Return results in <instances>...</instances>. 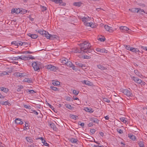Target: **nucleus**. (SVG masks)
Masks as SVG:
<instances>
[{"label":"nucleus","mask_w":147,"mask_h":147,"mask_svg":"<svg viewBox=\"0 0 147 147\" xmlns=\"http://www.w3.org/2000/svg\"><path fill=\"white\" fill-rule=\"evenodd\" d=\"M92 50L90 49V47H82L79 49L76 48V50L74 51V53H90Z\"/></svg>","instance_id":"obj_1"},{"label":"nucleus","mask_w":147,"mask_h":147,"mask_svg":"<svg viewBox=\"0 0 147 147\" xmlns=\"http://www.w3.org/2000/svg\"><path fill=\"white\" fill-rule=\"evenodd\" d=\"M41 63L40 62L34 61L32 63V66L35 71H38L41 67Z\"/></svg>","instance_id":"obj_2"},{"label":"nucleus","mask_w":147,"mask_h":147,"mask_svg":"<svg viewBox=\"0 0 147 147\" xmlns=\"http://www.w3.org/2000/svg\"><path fill=\"white\" fill-rule=\"evenodd\" d=\"M131 78L135 82L138 84H140L141 86H144L146 84L144 81H142L137 77L133 76L131 77Z\"/></svg>","instance_id":"obj_3"},{"label":"nucleus","mask_w":147,"mask_h":147,"mask_svg":"<svg viewBox=\"0 0 147 147\" xmlns=\"http://www.w3.org/2000/svg\"><path fill=\"white\" fill-rule=\"evenodd\" d=\"M119 29L121 30L122 31V32H127L129 34H130L132 32V31L130 29L125 26H120Z\"/></svg>","instance_id":"obj_4"},{"label":"nucleus","mask_w":147,"mask_h":147,"mask_svg":"<svg viewBox=\"0 0 147 147\" xmlns=\"http://www.w3.org/2000/svg\"><path fill=\"white\" fill-rule=\"evenodd\" d=\"M46 38L51 40H54L57 39L58 36L55 35H52L49 34V33L47 34Z\"/></svg>","instance_id":"obj_5"},{"label":"nucleus","mask_w":147,"mask_h":147,"mask_svg":"<svg viewBox=\"0 0 147 147\" xmlns=\"http://www.w3.org/2000/svg\"><path fill=\"white\" fill-rule=\"evenodd\" d=\"M123 94L128 96H131L132 95V92L130 90L124 89L123 90Z\"/></svg>","instance_id":"obj_6"},{"label":"nucleus","mask_w":147,"mask_h":147,"mask_svg":"<svg viewBox=\"0 0 147 147\" xmlns=\"http://www.w3.org/2000/svg\"><path fill=\"white\" fill-rule=\"evenodd\" d=\"M36 31L39 33L40 34L42 35L43 36H44L46 37L47 34L48 33V32L45 30H36Z\"/></svg>","instance_id":"obj_7"},{"label":"nucleus","mask_w":147,"mask_h":147,"mask_svg":"<svg viewBox=\"0 0 147 147\" xmlns=\"http://www.w3.org/2000/svg\"><path fill=\"white\" fill-rule=\"evenodd\" d=\"M52 2H54L56 4L59 3L60 5L62 6H65L66 5V3L63 2L62 0H50Z\"/></svg>","instance_id":"obj_8"},{"label":"nucleus","mask_w":147,"mask_h":147,"mask_svg":"<svg viewBox=\"0 0 147 147\" xmlns=\"http://www.w3.org/2000/svg\"><path fill=\"white\" fill-rule=\"evenodd\" d=\"M47 69H50L51 71H55L57 69V67L53 66L51 65H49L47 66Z\"/></svg>","instance_id":"obj_9"},{"label":"nucleus","mask_w":147,"mask_h":147,"mask_svg":"<svg viewBox=\"0 0 147 147\" xmlns=\"http://www.w3.org/2000/svg\"><path fill=\"white\" fill-rule=\"evenodd\" d=\"M80 19L82 20V21L84 22V23L90 21V18L89 17L87 16L86 17L80 18Z\"/></svg>","instance_id":"obj_10"},{"label":"nucleus","mask_w":147,"mask_h":147,"mask_svg":"<svg viewBox=\"0 0 147 147\" xmlns=\"http://www.w3.org/2000/svg\"><path fill=\"white\" fill-rule=\"evenodd\" d=\"M79 46H84L86 45V46H88L90 45V43L88 41H85L82 42L79 44Z\"/></svg>","instance_id":"obj_11"},{"label":"nucleus","mask_w":147,"mask_h":147,"mask_svg":"<svg viewBox=\"0 0 147 147\" xmlns=\"http://www.w3.org/2000/svg\"><path fill=\"white\" fill-rule=\"evenodd\" d=\"M104 27L106 30L108 31H109L110 32H113V30L112 29V28L110 27L107 25H105Z\"/></svg>","instance_id":"obj_12"},{"label":"nucleus","mask_w":147,"mask_h":147,"mask_svg":"<svg viewBox=\"0 0 147 147\" xmlns=\"http://www.w3.org/2000/svg\"><path fill=\"white\" fill-rule=\"evenodd\" d=\"M75 64L78 67H81L83 69H84V67H86V65L82 64L80 62L78 61L76 62Z\"/></svg>","instance_id":"obj_13"},{"label":"nucleus","mask_w":147,"mask_h":147,"mask_svg":"<svg viewBox=\"0 0 147 147\" xmlns=\"http://www.w3.org/2000/svg\"><path fill=\"white\" fill-rule=\"evenodd\" d=\"M96 51L97 52H99L101 53H107V51L105 49H100V48H97L96 49Z\"/></svg>","instance_id":"obj_14"},{"label":"nucleus","mask_w":147,"mask_h":147,"mask_svg":"<svg viewBox=\"0 0 147 147\" xmlns=\"http://www.w3.org/2000/svg\"><path fill=\"white\" fill-rule=\"evenodd\" d=\"M28 35L30 37L32 38L35 39H36L38 37V35L37 34H31V33H29L28 34Z\"/></svg>","instance_id":"obj_15"},{"label":"nucleus","mask_w":147,"mask_h":147,"mask_svg":"<svg viewBox=\"0 0 147 147\" xmlns=\"http://www.w3.org/2000/svg\"><path fill=\"white\" fill-rule=\"evenodd\" d=\"M129 11L133 12H138L139 11V8H133L131 9H129Z\"/></svg>","instance_id":"obj_16"},{"label":"nucleus","mask_w":147,"mask_h":147,"mask_svg":"<svg viewBox=\"0 0 147 147\" xmlns=\"http://www.w3.org/2000/svg\"><path fill=\"white\" fill-rule=\"evenodd\" d=\"M15 123L21 125L23 124V122L22 121L21 119H20L17 118L15 120Z\"/></svg>","instance_id":"obj_17"},{"label":"nucleus","mask_w":147,"mask_h":147,"mask_svg":"<svg viewBox=\"0 0 147 147\" xmlns=\"http://www.w3.org/2000/svg\"><path fill=\"white\" fill-rule=\"evenodd\" d=\"M23 82L28 83H32V81L31 79H30L29 78H25L23 80Z\"/></svg>","instance_id":"obj_18"},{"label":"nucleus","mask_w":147,"mask_h":147,"mask_svg":"<svg viewBox=\"0 0 147 147\" xmlns=\"http://www.w3.org/2000/svg\"><path fill=\"white\" fill-rule=\"evenodd\" d=\"M90 119L91 121H93L95 123H99V120L96 118L92 117Z\"/></svg>","instance_id":"obj_19"},{"label":"nucleus","mask_w":147,"mask_h":147,"mask_svg":"<svg viewBox=\"0 0 147 147\" xmlns=\"http://www.w3.org/2000/svg\"><path fill=\"white\" fill-rule=\"evenodd\" d=\"M84 110L86 112L90 113H92L94 111V110L90 108L85 107Z\"/></svg>","instance_id":"obj_20"},{"label":"nucleus","mask_w":147,"mask_h":147,"mask_svg":"<svg viewBox=\"0 0 147 147\" xmlns=\"http://www.w3.org/2000/svg\"><path fill=\"white\" fill-rule=\"evenodd\" d=\"M83 83L88 85V86H91L92 85V83L88 80H84L82 82Z\"/></svg>","instance_id":"obj_21"},{"label":"nucleus","mask_w":147,"mask_h":147,"mask_svg":"<svg viewBox=\"0 0 147 147\" xmlns=\"http://www.w3.org/2000/svg\"><path fill=\"white\" fill-rule=\"evenodd\" d=\"M18 58L24 61L28 60V58L27 57H25L23 55L18 56Z\"/></svg>","instance_id":"obj_22"},{"label":"nucleus","mask_w":147,"mask_h":147,"mask_svg":"<svg viewBox=\"0 0 147 147\" xmlns=\"http://www.w3.org/2000/svg\"><path fill=\"white\" fill-rule=\"evenodd\" d=\"M97 67L102 70H104L107 69V67H104L103 65H97Z\"/></svg>","instance_id":"obj_23"},{"label":"nucleus","mask_w":147,"mask_h":147,"mask_svg":"<svg viewBox=\"0 0 147 147\" xmlns=\"http://www.w3.org/2000/svg\"><path fill=\"white\" fill-rule=\"evenodd\" d=\"M0 104L4 105H9L10 104L8 100L6 101H1L0 102Z\"/></svg>","instance_id":"obj_24"},{"label":"nucleus","mask_w":147,"mask_h":147,"mask_svg":"<svg viewBox=\"0 0 147 147\" xmlns=\"http://www.w3.org/2000/svg\"><path fill=\"white\" fill-rule=\"evenodd\" d=\"M128 137L131 139L133 140H136V136L134 135H133L131 134H128Z\"/></svg>","instance_id":"obj_25"},{"label":"nucleus","mask_w":147,"mask_h":147,"mask_svg":"<svg viewBox=\"0 0 147 147\" xmlns=\"http://www.w3.org/2000/svg\"><path fill=\"white\" fill-rule=\"evenodd\" d=\"M65 106L66 108L70 110H72L74 108L70 105L69 104H66L65 105Z\"/></svg>","instance_id":"obj_26"},{"label":"nucleus","mask_w":147,"mask_h":147,"mask_svg":"<svg viewBox=\"0 0 147 147\" xmlns=\"http://www.w3.org/2000/svg\"><path fill=\"white\" fill-rule=\"evenodd\" d=\"M18 42H21V41H13L12 42H11V44L12 45H14L16 46H18Z\"/></svg>","instance_id":"obj_27"},{"label":"nucleus","mask_w":147,"mask_h":147,"mask_svg":"<svg viewBox=\"0 0 147 147\" xmlns=\"http://www.w3.org/2000/svg\"><path fill=\"white\" fill-rule=\"evenodd\" d=\"M82 4V3L80 2H75L73 3L74 5L78 7L81 6Z\"/></svg>","instance_id":"obj_28"},{"label":"nucleus","mask_w":147,"mask_h":147,"mask_svg":"<svg viewBox=\"0 0 147 147\" xmlns=\"http://www.w3.org/2000/svg\"><path fill=\"white\" fill-rule=\"evenodd\" d=\"M52 84L54 85H59L60 84V82L58 81H53L52 82Z\"/></svg>","instance_id":"obj_29"},{"label":"nucleus","mask_w":147,"mask_h":147,"mask_svg":"<svg viewBox=\"0 0 147 147\" xmlns=\"http://www.w3.org/2000/svg\"><path fill=\"white\" fill-rule=\"evenodd\" d=\"M68 60L65 58H63L62 59L61 62L63 64H66L67 63Z\"/></svg>","instance_id":"obj_30"},{"label":"nucleus","mask_w":147,"mask_h":147,"mask_svg":"<svg viewBox=\"0 0 147 147\" xmlns=\"http://www.w3.org/2000/svg\"><path fill=\"white\" fill-rule=\"evenodd\" d=\"M0 89L1 91H2L5 92H7L8 91V89L7 88H5L3 87H1Z\"/></svg>","instance_id":"obj_31"},{"label":"nucleus","mask_w":147,"mask_h":147,"mask_svg":"<svg viewBox=\"0 0 147 147\" xmlns=\"http://www.w3.org/2000/svg\"><path fill=\"white\" fill-rule=\"evenodd\" d=\"M26 139L27 141L29 142H32L33 141L32 139L30 137H26Z\"/></svg>","instance_id":"obj_32"},{"label":"nucleus","mask_w":147,"mask_h":147,"mask_svg":"<svg viewBox=\"0 0 147 147\" xmlns=\"http://www.w3.org/2000/svg\"><path fill=\"white\" fill-rule=\"evenodd\" d=\"M130 51L133 52H137L138 51H139L138 49L133 48L131 47V49H130Z\"/></svg>","instance_id":"obj_33"},{"label":"nucleus","mask_w":147,"mask_h":147,"mask_svg":"<svg viewBox=\"0 0 147 147\" xmlns=\"http://www.w3.org/2000/svg\"><path fill=\"white\" fill-rule=\"evenodd\" d=\"M127 119L124 117L120 118L119 120L120 121L124 123H126L127 122Z\"/></svg>","instance_id":"obj_34"},{"label":"nucleus","mask_w":147,"mask_h":147,"mask_svg":"<svg viewBox=\"0 0 147 147\" xmlns=\"http://www.w3.org/2000/svg\"><path fill=\"white\" fill-rule=\"evenodd\" d=\"M84 25L86 26H90L91 27H93L92 26V24H91V23H90V22H86V23H84Z\"/></svg>","instance_id":"obj_35"},{"label":"nucleus","mask_w":147,"mask_h":147,"mask_svg":"<svg viewBox=\"0 0 147 147\" xmlns=\"http://www.w3.org/2000/svg\"><path fill=\"white\" fill-rule=\"evenodd\" d=\"M40 9L42 11H44L47 10V8L46 7L40 5Z\"/></svg>","instance_id":"obj_36"},{"label":"nucleus","mask_w":147,"mask_h":147,"mask_svg":"<svg viewBox=\"0 0 147 147\" xmlns=\"http://www.w3.org/2000/svg\"><path fill=\"white\" fill-rule=\"evenodd\" d=\"M98 39L101 41H104L105 40V38L104 36H101L98 38Z\"/></svg>","instance_id":"obj_37"},{"label":"nucleus","mask_w":147,"mask_h":147,"mask_svg":"<svg viewBox=\"0 0 147 147\" xmlns=\"http://www.w3.org/2000/svg\"><path fill=\"white\" fill-rule=\"evenodd\" d=\"M103 100L105 102H106L108 103H109L110 102V101L107 98H104L103 99Z\"/></svg>","instance_id":"obj_38"},{"label":"nucleus","mask_w":147,"mask_h":147,"mask_svg":"<svg viewBox=\"0 0 147 147\" xmlns=\"http://www.w3.org/2000/svg\"><path fill=\"white\" fill-rule=\"evenodd\" d=\"M138 144L140 147H144V144L143 142L139 141L138 142Z\"/></svg>","instance_id":"obj_39"},{"label":"nucleus","mask_w":147,"mask_h":147,"mask_svg":"<svg viewBox=\"0 0 147 147\" xmlns=\"http://www.w3.org/2000/svg\"><path fill=\"white\" fill-rule=\"evenodd\" d=\"M66 65L67 66L69 67H71L72 66V63H71V62L67 61V63H66Z\"/></svg>","instance_id":"obj_40"},{"label":"nucleus","mask_w":147,"mask_h":147,"mask_svg":"<svg viewBox=\"0 0 147 147\" xmlns=\"http://www.w3.org/2000/svg\"><path fill=\"white\" fill-rule=\"evenodd\" d=\"M70 141L72 143H76L77 141V140L76 139L72 138L70 139Z\"/></svg>","instance_id":"obj_41"},{"label":"nucleus","mask_w":147,"mask_h":147,"mask_svg":"<svg viewBox=\"0 0 147 147\" xmlns=\"http://www.w3.org/2000/svg\"><path fill=\"white\" fill-rule=\"evenodd\" d=\"M27 57L28 58V60H30V59H35V57L31 55H29Z\"/></svg>","instance_id":"obj_42"},{"label":"nucleus","mask_w":147,"mask_h":147,"mask_svg":"<svg viewBox=\"0 0 147 147\" xmlns=\"http://www.w3.org/2000/svg\"><path fill=\"white\" fill-rule=\"evenodd\" d=\"M23 88V86H18V88L17 90V91L18 92H20L21 90Z\"/></svg>","instance_id":"obj_43"},{"label":"nucleus","mask_w":147,"mask_h":147,"mask_svg":"<svg viewBox=\"0 0 147 147\" xmlns=\"http://www.w3.org/2000/svg\"><path fill=\"white\" fill-rule=\"evenodd\" d=\"M50 88L53 90L55 91H58L59 90L57 88L53 86H51Z\"/></svg>","instance_id":"obj_44"},{"label":"nucleus","mask_w":147,"mask_h":147,"mask_svg":"<svg viewBox=\"0 0 147 147\" xmlns=\"http://www.w3.org/2000/svg\"><path fill=\"white\" fill-rule=\"evenodd\" d=\"M79 92L78 91H77L75 90H74L73 91V94L76 95H78V94L79 93Z\"/></svg>","instance_id":"obj_45"},{"label":"nucleus","mask_w":147,"mask_h":147,"mask_svg":"<svg viewBox=\"0 0 147 147\" xmlns=\"http://www.w3.org/2000/svg\"><path fill=\"white\" fill-rule=\"evenodd\" d=\"M7 72L5 71L2 72L0 74V75L1 76H4L7 75Z\"/></svg>","instance_id":"obj_46"},{"label":"nucleus","mask_w":147,"mask_h":147,"mask_svg":"<svg viewBox=\"0 0 147 147\" xmlns=\"http://www.w3.org/2000/svg\"><path fill=\"white\" fill-rule=\"evenodd\" d=\"M26 76V74L25 73H21L20 77V78L25 77Z\"/></svg>","instance_id":"obj_47"},{"label":"nucleus","mask_w":147,"mask_h":147,"mask_svg":"<svg viewBox=\"0 0 147 147\" xmlns=\"http://www.w3.org/2000/svg\"><path fill=\"white\" fill-rule=\"evenodd\" d=\"M77 117L76 115H70V117L74 119H76Z\"/></svg>","instance_id":"obj_48"},{"label":"nucleus","mask_w":147,"mask_h":147,"mask_svg":"<svg viewBox=\"0 0 147 147\" xmlns=\"http://www.w3.org/2000/svg\"><path fill=\"white\" fill-rule=\"evenodd\" d=\"M52 50V49H49L48 48H47V47H46L45 49H40V50H38L39 51H42V50H45V51H49L50 50Z\"/></svg>","instance_id":"obj_49"},{"label":"nucleus","mask_w":147,"mask_h":147,"mask_svg":"<svg viewBox=\"0 0 147 147\" xmlns=\"http://www.w3.org/2000/svg\"><path fill=\"white\" fill-rule=\"evenodd\" d=\"M42 142L44 145L46 146H48L49 144L46 142V141L45 140H43Z\"/></svg>","instance_id":"obj_50"},{"label":"nucleus","mask_w":147,"mask_h":147,"mask_svg":"<svg viewBox=\"0 0 147 147\" xmlns=\"http://www.w3.org/2000/svg\"><path fill=\"white\" fill-rule=\"evenodd\" d=\"M21 74V73L20 72H15L14 73V75L18 77H20V75Z\"/></svg>","instance_id":"obj_51"},{"label":"nucleus","mask_w":147,"mask_h":147,"mask_svg":"<svg viewBox=\"0 0 147 147\" xmlns=\"http://www.w3.org/2000/svg\"><path fill=\"white\" fill-rule=\"evenodd\" d=\"M117 131L120 134H122L123 133V131L119 129H117Z\"/></svg>","instance_id":"obj_52"},{"label":"nucleus","mask_w":147,"mask_h":147,"mask_svg":"<svg viewBox=\"0 0 147 147\" xmlns=\"http://www.w3.org/2000/svg\"><path fill=\"white\" fill-rule=\"evenodd\" d=\"M90 57L86 55L84 56V59H89L90 58Z\"/></svg>","instance_id":"obj_53"},{"label":"nucleus","mask_w":147,"mask_h":147,"mask_svg":"<svg viewBox=\"0 0 147 147\" xmlns=\"http://www.w3.org/2000/svg\"><path fill=\"white\" fill-rule=\"evenodd\" d=\"M28 92L29 93L31 94H33L35 93V92L33 90H28Z\"/></svg>","instance_id":"obj_54"},{"label":"nucleus","mask_w":147,"mask_h":147,"mask_svg":"<svg viewBox=\"0 0 147 147\" xmlns=\"http://www.w3.org/2000/svg\"><path fill=\"white\" fill-rule=\"evenodd\" d=\"M22 45H29V42L27 43L25 42H22Z\"/></svg>","instance_id":"obj_55"},{"label":"nucleus","mask_w":147,"mask_h":147,"mask_svg":"<svg viewBox=\"0 0 147 147\" xmlns=\"http://www.w3.org/2000/svg\"><path fill=\"white\" fill-rule=\"evenodd\" d=\"M16 8H13L11 9V13L12 14H13L14 13H16Z\"/></svg>","instance_id":"obj_56"},{"label":"nucleus","mask_w":147,"mask_h":147,"mask_svg":"<svg viewBox=\"0 0 147 147\" xmlns=\"http://www.w3.org/2000/svg\"><path fill=\"white\" fill-rule=\"evenodd\" d=\"M20 13V11L19 9H16V13L17 14H18Z\"/></svg>","instance_id":"obj_57"},{"label":"nucleus","mask_w":147,"mask_h":147,"mask_svg":"<svg viewBox=\"0 0 147 147\" xmlns=\"http://www.w3.org/2000/svg\"><path fill=\"white\" fill-rule=\"evenodd\" d=\"M90 132L92 134H94L95 132V130L94 129H92L90 130Z\"/></svg>","instance_id":"obj_58"},{"label":"nucleus","mask_w":147,"mask_h":147,"mask_svg":"<svg viewBox=\"0 0 147 147\" xmlns=\"http://www.w3.org/2000/svg\"><path fill=\"white\" fill-rule=\"evenodd\" d=\"M24 107L26 109H30V106L29 105H24Z\"/></svg>","instance_id":"obj_59"},{"label":"nucleus","mask_w":147,"mask_h":147,"mask_svg":"<svg viewBox=\"0 0 147 147\" xmlns=\"http://www.w3.org/2000/svg\"><path fill=\"white\" fill-rule=\"evenodd\" d=\"M32 113H33L34 114L36 115H37L38 114V113L35 110H32Z\"/></svg>","instance_id":"obj_60"},{"label":"nucleus","mask_w":147,"mask_h":147,"mask_svg":"<svg viewBox=\"0 0 147 147\" xmlns=\"http://www.w3.org/2000/svg\"><path fill=\"white\" fill-rule=\"evenodd\" d=\"M125 48L126 49L128 50H129L130 51V49H131V47H125Z\"/></svg>","instance_id":"obj_61"},{"label":"nucleus","mask_w":147,"mask_h":147,"mask_svg":"<svg viewBox=\"0 0 147 147\" xmlns=\"http://www.w3.org/2000/svg\"><path fill=\"white\" fill-rule=\"evenodd\" d=\"M33 52H31L30 51H26L23 52V53H32Z\"/></svg>","instance_id":"obj_62"},{"label":"nucleus","mask_w":147,"mask_h":147,"mask_svg":"<svg viewBox=\"0 0 147 147\" xmlns=\"http://www.w3.org/2000/svg\"><path fill=\"white\" fill-rule=\"evenodd\" d=\"M139 11H138L140 13H141L142 12H144V11L143 9H141L140 8H139Z\"/></svg>","instance_id":"obj_63"},{"label":"nucleus","mask_w":147,"mask_h":147,"mask_svg":"<svg viewBox=\"0 0 147 147\" xmlns=\"http://www.w3.org/2000/svg\"><path fill=\"white\" fill-rule=\"evenodd\" d=\"M94 147H104L102 145L99 146L98 145H94Z\"/></svg>","instance_id":"obj_64"}]
</instances>
